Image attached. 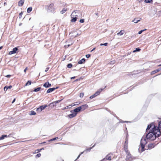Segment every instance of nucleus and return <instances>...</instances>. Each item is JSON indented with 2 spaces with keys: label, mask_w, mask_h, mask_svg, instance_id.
<instances>
[{
  "label": "nucleus",
  "mask_w": 161,
  "mask_h": 161,
  "mask_svg": "<svg viewBox=\"0 0 161 161\" xmlns=\"http://www.w3.org/2000/svg\"><path fill=\"white\" fill-rule=\"evenodd\" d=\"M149 130H150L146 134V136H143L141 140L140 145L142 152L145 150V146L147 143V139L153 141L156 137L160 136L161 135V121L158 122V126H155L153 123L148 125L146 129V132H147Z\"/></svg>",
  "instance_id": "obj_1"
},
{
  "label": "nucleus",
  "mask_w": 161,
  "mask_h": 161,
  "mask_svg": "<svg viewBox=\"0 0 161 161\" xmlns=\"http://www.w3.org/2000/svg\"><path fill=\"white\" fill-rule=\"evenodd\" d=\"M54 4L53 3L50 4L47 6V11L48 12H50L52 13H54L55 8L53 7Z\"/></svg>",
  "instance_id": "obj_2"
},
{
  "label": "nucleus",
  "mask_w": 161,
  "mask_h": 161,
  "mask_svg": "<svg viewBox=\"0 0 161 161\" xmlns=\"http://www.w3.org/2000/svg\"><path fill=\"white\" fill-rule=\"evenodd\" d=\"M127 156L125 160L126 161H131L132 160V158L131 157V155L129 152H126Z\"/></svg>",
  "instance_id": "obj_3"
},
{
  "label": "nucleus",
  "mask_w": 161,
  "mask_h": 161,
  "mask_svg": "<svg viewBox=\"0 0 161 161\" xmlns=\"http://www.w3.org/2000/svg\"><path fill=\"white\" fill-rule=\"evenodd\" d=\"M80 108L79 107L75 108L73 110L70 111V112L71 113H76V114H77V113L81 111L80 109Z\"/></svg>",
  "instance_id": "obj_4"
},
{
  "label": "nucleus",
  "mask_w": 161,
  "mask_h": 161,
  "mask_svg": "<svg viewBox=\"0 0 161 161\" xmlns=\"http://www.w3.org/2000/svg\"><path fill=\"white\" fill-rule=\"evenodd\" d=\"M18 50V48L17 47H15L13 49L12 51H11L9 52V55H11L15 53H16V51Z\"/></svg>",
  "instance_id": "obj_5"
},
{
  "label": "nucleus",
  "mask_w": 161,
  "mask_h": 161,
  "mask_svg": "<svg viewBox=\"0 0 161 161\" xmlns=\"http://www.w3.org/2000/svg\"><path fill=\"white\" fill-rule=\"evenodd\" d=\"M80 108V109L81 110H84L86 109H87L88 108V107L87 105L86 104H85L84 105H83L81 106H79Z\"/></svg>",
  "instance_id": "obj_6"
},
{
  "label": "nucleus",
  "mask_w": 161,
  "mask_h": 161,
  "mask_svg": "<svg viewBox=\"0 0 161 161\" xmlns=\"http://www.w3.org/2000/svg\"><path fill=\"white\" fill-rule=\"evenodd\" d=\"M58 88V87H56V88L53 87L51 88H50L47 90V93H50L52 92L53 91H54L56 89H57Z\"/></svg>",
  "instance_id": "obj_7"
},
{
  "label": "nucleus",
  "mask_w": 161,
  "mask_h": 161,
  "mask_svg": "<svg viewBox=\"0 0 161 161\" xmlns=\"http://www.w3.org/2000/svg\"><path fill=\"white\" fill-rule=\"evenodd\" d=\"M111 159V156H110V155L108 154L105 157V158L103 159L102 160H104L103 161H105L106 160H110Z\"/></svg>",
  "instance_id": "obj_8"
},
{
  "label": "nucleus",
  "mask_w": 161,
  "mask_h": 161,
  "mask_svg": "<svg viewBox=\"0 0 161 161\" xmlns=\"http://www.w3.org/2000/svg\"><path fill=\"white\" fill-rule=\"evenodd\" d=\"M78 12V11L77 10H76L75 11H74L73 12L71 15V17L73 18V17H78V15L76 14V13Z\"/></svg>",
  "instance_id": "obj_9"
},
{
  "label": "nucleus",
  "mask_w": 161,
  "mask_h": 161,
  "mask_svg": "<svg viewBox=\"0 0 161 161\" xmlns=\"http://www.w3.org/2000/svg\"><path fill=\"white\" fill-rule=\"evenodd\" d=\"M51 86V84L48 82L45 83L43 85V86L45 88H48Z\"/></svg>",
  "instance_id": "obj_10"
},
{
  "label": "nucleus",
  "mask_w": 161,
  "mask_h": 161,
  "mask_svg": "<svg viewBox=\"0 0 161 161\" xmlns=\"http://www.w3.org/2000/svg\"><path fill=\"white\" fill-rule=\"evenodd\" d=\"M76 115V114L75 113H72L71 114H70L67 115V117L69 119L72 118Z\"/></svg>",
  "instance_id": "obj_11"
},
{
  "label": "nucleus",
  "mask_w": 161,
  "mask_h": 161,
  "mask_svg": "<svg viewBox=\"0 0 161 161\" xmlns=\"http://www.w3.org/2000/svg\"><path fill=\"white\" fill-rule=\"evenodd\" d=\"M124 148L125 152H129L128 150V144H124Z\"/></svg>",
  "instance_id": "obj_12"
},
{
  "label": "nucleus",
  "mask_w": 161,
  "mask_h": 161,
  "mask_svg": "<svg viewBox=\"0 0 161 161\" xmlns=\"http://www.w3.org/2000/svg\"><path fill=\"white\" fill-rule=\"evenodd\" d=\"M103 89H100L98 90L95 93V95L97 96V95H98L100 93V92L103 90Z\"/></svg>",
  "instance_id": "obj_13"
},
{
  "label": "nucleus",
  "mask_w": 161,
  "mask_h": 161,
  "mask_svg": "<svg viewBox=\"0 0 161 161\" xmlns=\"http://www.w3.org/2000/svg\"><path fill=\"white\" fill-rule=\"evenodd\" d=\"M103 89H100L98 90L95 93V95L97 96V95H98L100 93V92L103 90Z\"/></svg>",
  "instance_id": "obj_14"
},
{
  "label": "nucleus",
  "mask_w": 161,
  "mask_h": 161,
  "mask_svg": "<svg viewBox=\"0 0 161 161\" xmlns=\"http://www.w3.org/2000/svg\"><path fill=\"white\" fill-rule=\"evenodd\" d=\"M24 0H21L19 1L18 2V6L20 7L22 6L24 3Z\"/></svg>",
  "instance_id": "obj_15"
},
{
  "label": "nucleus",
  "mask_w": 161,
  "mask_h": 161,
  "mask_svg": "<svg viewBox=\"0 0 161 161\" xmlns=\"http://www.w3.org/2000/svg\"><path fill=\"white\" fill-rule=\"evenodd\" d=\"M85 60L86 59L84 58H83L81 60L78 61V64H82L85 62Z\"/></svg>",
  "instance_id": "obj_16"
},
{
  "label": "nucleus",
  "mask_w": 161,
  "mask_h": 161,
  "mask_svg": "<svg viewBox=\"0 0 161 161\" xmlns=\"http://www.w3.org/2000/svg\"><path fill=\"white\" fill-rule=\"evenodd\" d=\"M138 18H135L133 20H132V22H134L135 23H136L140 21L141 20V18H140V19H138Z\"/></svg>",
  "instance_id": "obj_17"
},
{
  "label": "nucleus",
  "mask_w": 161,
  "mask_h": 161,
  "mask_svg": "<svg viewBox=\"0 0 161 161\" xmlns=\"http://www.w3.org/2000/svg\"><path fill=\"white\" fill-rule=\"evenodd\" d=\"M160 71V69H159V68L158 69H156L154 71H152L151 72V75H153V74H155V73H156L158 72V71Z\"/></svg>",
  "instance_id": "obj_18"
},
{
  "label": "nucleus",
  "mask_w": 161,
  "mask_h": 161,
  "mask_svg": "<svg viewBox=\"0 0 161 161\" xmlns=\"http://www.w3.org/2000/svg\"><path fill=\"white\" fill-rule=\"evenodd\" d=\"M56 103L55 102H53L52 103H51L49 105L50 106L52 107H54L55 106H56Z\"/></svg>",
  "instance_id": "obj_19"
},
{
  "label": "nucleus",
  "mask_w": 161,
  "mask_h": 161,
  "mask_svg": "<svg viewBox=\"0 0 161 161\" xmlns=\"http://www.w3.org/2000/svg\"><path fill=\"white\" fill-rule=\"evenodd\" d=\"M125 32V31L124 30H122L120 31L119 32L117 33V35H118L121 36Z\"/></svg>",
  "instance_id": "obj_20"
},
{
  "label": "nucleus",
  "mask_w": 161,
  "mask_h": 161,
  "mask_svg": "<svg viewBox=\"0 0 161 161\" xmlns=\"http://www.w3.org/2000/svg\"><path fill=\"white\" fill-rule=\"evenodd\" d=\"M47 107V105H42L40 106L39 107L40 108V109H41V110L42 111L46 107Z\"/></svg>",
  "instance_id": "obj_21"
},
{
  "label": "nucleus",
  "mask_w": 161,
  "mask_h": 161,
  "mask_svg": "<svg viewBox=\"0 0 161 161\" xmlns=\"http://www.w3.org/2000/svg\"><path fill=\"white\" fill-rule=\"evenodd\" d=\"M72 18L71 20V22H75L77 20V17H73V18Z\"/></svg>",
  "instance_id": "obj_22"
},
{
  "label": "nucleus",
  "mask_w": 161,
  "mask_h": 161,
  "mask_svg": "<svg viewBox=\"0 0 161 161\" xmlns=\"http://www.w3.org/2000/svg\"><path fill=\"white\" fill-rule=\"evenodd\" d=\"M67 10V9L66 8H63L62 11H61L60 13L61 14H64L66 11Z\"/></svg>",
  "instance_id": "obj_23"
},
{
  "label": "nucleus",
  "mask_w": 161,
  "mask_h": 161,
  "mask_svg": "<svg viewBox=\"0 0 161 161\" xmlns=\"http://www.w3.org/2000/svg\"><path fill=\"white\" fill-rule=\"evenodd\" d=\"M148 148L149 149L154 147V144H149L148 145Z\"/></svg>",
  "instance_id": "obj_24"
},
{
  "label": "nucleus",
  "mask_w": 161,
  "mask_h": 161,
  "mask_svg": "<svg viewBox=\"0 0 161 161\" xmlns=\"http://www.w3.org/2000/svg\"><path fill=\"white\" fill-rule=\"evenodd\" d=\"M7 136L6 135H2L1 137H0V140H3L5 137H7Z\"/></svg>",
  "instance_id": "obj_25"
},
{
  "label": "nucleus",
  "mask_w": 161,
  "mask_h": 161,
  "mask_svg": "<svg viewBox=\"0 0 161 161\" xmlns=\"http://www.w3.org/2000/svg\"><path fill=\"white\" fill-rule=\"evenodd\" d=\"M29 114L30 115H35L36 114V113L33 111H31Z\"/></svg>",
  "instance_id": "obj_26"
},
{
  "label": "nucleus",
  "mask_w": 161,
  "mask_h": 161,
  "mask_svg": "<svg viewBox=\"0 0 161 161\" xmlns=\"http://www.w3.org/2000/svg\"><path fill=\"white\" fill-rule=\"evenodd\" d=\"M32 10V8L31 7H29L27 9V12L29 13Z\"/></svg>",
  "instance_id": "obj_27"
},
{
  "label": "nucleus",
  "mask_w": 161,
  "mask_h": 161,
  "mask_svg": "<svg viewBox=\"0 0 161 161\" xmlns=\"http://www.w3.org/2000/svg\"><path fill=\"white\" fill-rule=\"evenodd\" d=\"M41 89V87H38L36 88H35L33 91L35 92H37L40 90Z\"/></svg>",
  "instance_id": "obj_28"
},
{
  "label": "nucleus",
  "mask_w": 161,
  "mask_h": 161,
  "mask_svg": "<svg viewBox=\"0 0 161 161\" xmlns=\"http://www.w3.org/2000/svg\"><path fill=\"white\" fill-rule=\"evenodd\" d=\"M31 83V82L30 80H28L27 83L25 84V86H27L28 85H30Z\"/></svg>",
  "instance_id": "obj_29"
},
{
  "label": "nucleus",
  "mask_w": 161,
  "mask_h": 161,
  "mask_svg": "<svg viewBox=\"0 0 161 161\" xmlns=\"http://www.w3.org/2000/svg\"><path fill=\"white\" fill-rule=\"evenodd\" d=\"M141 50V49L139 47L136 48L135 49V50L133 51V52H139Z\"/></svg>",
  "instance_id": "obj_30"
},
{
  "label": "nucleus",
  "mask_w": 161,
  "mask_h": 161,
  "mask_svg": "<svg viewBox=\"0 0 161 161\" xmlns=\"http://www.w3.org/2000/svg\"><path fill=\"white\" fill-rule=\"evenodd\" d=\"M72 66V64L71 63L68 64L67 65V67L69 68H70Z\"/></svg>",
  "instance_id": "obj_31"
},
{
  "label": "nucleus",
  "mask_w": 161,
  "mask_h": 161,
  "mask_svg": "<svg viewBox=\"0 0 161 161\" xmlns=\"http://www.w3.org/2000/svg\"><path fill=\"white\" fill-rule=\"evenodd\" d=\"M58 139V137H55L53 138V139H51L50 140H49V142H51V141H54L56 139Z\"/></svg>",
  "instance_id": "obj_32"
},
{
  "label": "nucleus",
  "mask_w": 161,
  "mask_h": 161,
  "mask_svg": "<svg viewBox=\"0 0 161 161\" xmlns=\"http://www.w3.org/2000/svg\"><path fill=\"white\" fill-rule=\"evenodd\" d=\"M146 30V29H145L144 30H141V31H139L138 33V34H142V32H143L144 31H145Z\"/></svg>",
  "instance_id": "obj_33"
},
{
  "label": "nucleus",
  "mask_w": 161,
  "mask_h": 161,
  "mask_svg": "<svg viewBox=\"0 0 161 161\" xmlns=\"http://www.w3.org/2000/svg\"><path fill=\"white\" fill-rule=\"evenodd\" d=\"M96 97V95H95V93H94L93 95L91 96L90 97V99H92L93 98Z\"/></svg>",
  "instance_id": "obj_34"
},
{
  "label": "nucleus",
  "mask_w": 161,
  "mask_h": 161,
  "mask_svg": "<svg viewBox=\"0 0 161 161\" xmlns=\"http://www.w3.org/2000/svg\"><path fill=\"white\" fill-rule=\"evenodd\" d=\"M152 1V0H145L144 1L146 3H150Z\"/></svg>",
  "instance_id": "obj_35"
},
{
  "label": "nucleus",
  "mask_w": 161,
  "mask_h": 161,
  "mask_svg": "<svg viewBox=\"0 0 161 161\" xmlns=\"http://www.w3.org/2000/svg\"><path fill=\"white\" fill-rule=\"evenodd\" d=\"M95 146V144H94L92 147H91L87 149L86 150L88 151H90L93 147H94Z\"/></svg>",
  "instance_id": "obj_36"
},
{
  "label": "nucleus",
  "mask_w": 161,
  "mask_h": 161,
  "mask_svg": "<svg viewBox=\"0 0 161 161\" xmlns=\"http://www.w3.org/2000/svg\"><path fill=\"white\" fill-rule=\"evenodd\" d=\"M63 98H62L60 100H57V101H55L56 104L57 103H58L59 102H60L63 100Z\"/></svg>",
  "instance_id": "obj_37"
},
{
  "label": "nucleus",
  "mask_w": 161,
  "mask_h": 161,
  "mask_svg": "<svg viewBox=\"0 0 161 161\" xmlns=\"http://www.w3.org/2000/svg\"><path fill=\"white\" fill-rule=\"evenodd\" d=\"M41 156V154L40 153L37 154L36 156V158H39Z\"/></svg>",
  "instance_id": "obj_38"
},
{
  "label": "nucleus",
  "mask_w": 161,
  "mask_h": 161,
  "mask_svg": "<svg viewBox=\"0 0 161 161\" xmlns=\"http://www.w3.org/2000/svg\"><path fill=\"white\" fill-rule=\"evenodd\" d=\"M119 122L120 123H128V122H129V121H123L122 120H121L119 121Z\"/></svg>",
  "instance_id": "obj_39"
},
{
  "label": "nucleus",
  "mask_w": 161,
  "mask_h": 161,
  "mask_svg": "<svg viewBox=\"0 0 161 161\" xmlns=\"http://www.w3.org/2000/svg\"><path fill=\"white\" fill-rule=\"evenodd\" d=\"M84 95V93H81L80 94V97H82Z\"/></svg>",
  "instance_id": "obj_40"
},
{
  "label": "nucleus",
  "mask_w": 161,
  "mask_h": 161,
  "mask_svg": "<svg viewBox=\"0 0 161 161\" xmlns=\"http://www.w3.org/2000/svg\"><path fill=\"white\" fill-rule=\"evenodd\" d=\"M80 22L81 23H83L84 22V19H81L80 20Z\"/></svg>",
  "instance_id": "obj_41"
},
{
  "label": "nucleus",
  "mask_w": 161,
  "mask_h": 161,
  "mask_svg": "<svg viewBox=\"0 0 161 161\" xmlns=\"http://www.w3.org/2000/svg\"><path fill=\"white\" fill-rule=\"evenodd\" d=\"M39 107L36 109V111H37L38 112H40L41 111H42L41 109Z\"/></svg>",
  "instance_id": "obj_42"
},
{
  "label": "nucleus",
  "mask_w": 161,
  "mask_h": 161,
  "mask_svg": "<svg viewBox=\"0 0 161 161\" xmlns=\"http://www.w3.org/2000/svg\"><path fill=\"white\" fill-rule=\"evenodd\" d=\"M23 14V13L21 12L19 14V18L20 19L21 18Z\"/></svg>",
  "instance_id": "obj_43"
},
{
  "label": "nucleus",
  "mask_w": 161,
  "mask_h": 161,
  "mask_svg": "<svg viewBox=\"0 0 161 161\" xmlns=\"http://www.w3.org/2000/svg\"><path fill=\"white\" fill-rule=\"evenodd\" d=\"M115 63V61H110V64H114Z\"/></svg>",
  "instance_id": "obj_44"
},
{
  "label": "nucleus",
  "mask_w": 161,
  "mask_h": 161,
  "mask_svg": "<svg viewBox=\"0 0 161 161\" xmlns=\"http://www.w3.org/2000/svg\"><path fill=\"white\" fill-rule=\"evenodd\" d=\"M8 90L7 86H5L4 88V90L5 91H6Z\"/></svg>",
  "instance_id": "obj_45"
},
{
  "label": "nucleus",
  "mask_w": 161,
  "mask_h": 161,
  "mask_svg": "<svg viewBox=\"0 0 161 161\" xmlns=\"http://www.w3.org/2000/svg\"><path fill=\"white\" fill-rule=\"evenodd\" d=\"M128 138H125V142L124 143H125H125L128 144Z\"/></svg>",
  "instance_id": "obj_46"
},
{
  "label": "nucleus",
  "mask_w": 161,
  "mask_h": 161,
  "mask_svg": "<svg viewBox=\"0 0 161 161\" xmlns=\"http://www.w3.org/2000/svg\"><path fill=\"white\" fill-rule=\"evenodd\" d=\"M90 56H91V55L89 54H86V57L87 58H90Z\"/></svg>",
  "instance_id": "obj_47"
},
{
  "label": "nucleus",
  "mask_w": 161,
  "mask_h": 161,
  "mask_svg": "<svg viewBox=\"0 0 161 161\" xmlns=\"http://www.w3.org/2000/svg\"><path fill=\"white\" fill-rule=\"evenodd\" d=\"M7 87L8 89H10L12 88V86L11 85H10L8 86H7Z\"/></svg>",
  "instance_id": "obj_48"
},
{
  "label": "nucleus",
  "mask_w": 161,
  "mask_h": 161,
  "mask_svg": "<svg viewBox=\"0 0 161 161\" xmlns=\"http://www.w3.org/2000/svg\"><path fill=\"white\" fill-rule=\"evenodd\" d=\"M49 69V67L46 68V69H45V72H47V71H48Z\"/></svg>",
  "instance_id": "obj_49"
},
{
  "label": "nucleus",
  "mask_w": 161,
  "mask_h": 161,
  "mask_svg": "<svg viewBox=\"0 0 161 161\" xmlns=\"http://www.w3.org/2000/svg\"><path fill=\"white\" fill-rule=\"evenodd\" d=\"M108 44V43L106 42L104 43H103V46H107Z\"/></svg>",
  "instance_id": "obj_50"
},
{
  "label": "nucleus",
  "mask_w": 161,
  "mask_h": 161,
  "mask_svg": "<svg viewBox=\"0 0 161 161\" xmlns=\"http://www.w3.org/2000/svg\"><path fill=\"white\" fill-rule=\"evenodd\" d=\"M11 75H7L6 76V77H7V78H9L11 77Z\"/></svg>",
  "instance_id": "obj_51"
},
{
  "label": "nucleus",
  "mask_w": 161,
  "mask_h": 161,
  "mask_svg": "<svg viewBox=\"0 0 161 161\" xmlns=\"http://www.w3.org/2000/svg\"><path fill=\"white\" fill-rule=\"evenodd\" d=\"M27 70V68H26L24 70V71L25 73L26 72V71Z\"/></svg>",
  "instance_id": "obj_52"
},
{
  "label": "nucleus",
  "mask_w": 161,
  "mask_h": 161,
  "mask_svg": "<svg viewBox=\"0 0 161 161\" xmlns=\"http://www.w3.org/2000/svg\"><path fill=\"white\" fill-rule=\"evenodd\" d=\"M15 101V98L13 100L12 102V103H14V102Z\"/></svg>",
  "instance_id": "obj_53"
},
{
  "label": "nucleus",
  "mask_w": 161,
  "mask_h": 161,
  "mask_svg": "<svg viewBox=\"0 0 161 161\" xmlns=\"http://www.w3.org/2000/svg\"><path fill=\"white\" fill-rule=\"evenodd\" d=\"M37 150V151H38V152H39L41 151L42 150V149H38Z\"/></svg>",
  "instance_id": "obj_54"
},
{
  "label": "nucleus",
  "mask_w": 161,
  "mask_h": 161,
  "mask_svg": "<svg viewBox=\"0 0 161 161\" xmlns=\"http://www.w3.org/2000/svg\"><path fill=\"white\" fill-rule=\"evenodd\" d=\"M80 154H79L75 160H76L77 159L79 158V157H80Z\"/></svg>",
  "instance_id": "obj_55"
},
{
  "label": "nucleus",
  "mask_w": 161,
  "mask_h": 161,
  "mask_svg": "<svg viewBox=\"0 0 161 161\" xmlns=\"http://www.w3.org/2000/svg\"><path fill=\"white\" fill-rule=\"evenodd\" d=\"M96 49V47H94V48H93L91 51V52H92L93 51V50H94L95 49Z\"/></svg>",
  "instance_id": "obj_56"
},
{
  "label": "nucleus",
  "mask_w": 161,
  "mask_h": 161,
  "mask_svg": "<svg viewBox=\"0 0 161 161\" xmlns=\"http://www.w3.org/2000/svg\"><path fill=\"white\" fill-rule=\"evenodd\" d=\"M85 151H83V152H82L80 154V155L82 154L85 152Z\"/></svg>",
  "instance_id": "obj_57"
},
{
  "label": "nucleus",
  "mask_w": 161,
  "mask_h": 161,
  "mask_svg": "<svg viewBox=\"0 0 161 161\" xmlns=\"http://www.w3.org/2000/svg\"><path fill=\"white\" fill-rule=\"evenodd\" d=\"M6 5H7V3L6 2H5L4 3V5L5 6Z\"/></svg>",
  "instance_id": "obj_58"
},
{
  "label": "nucleus",
  "mask_w": 161,
  "mask_h": 161,
  "mask_svg": "<svg viewBox=\"0 0 161 161\" xmlns=\"http://www.w3.org/2000/svg\"><path fill=\"white\" fill-rule=\"evenodd\" d=\"M38 153V151H37V150H36L35 151V153Z\"/></svg>",
  "instance_id": "obj_59"
},
{
  "label": "nucleus",
  "mask_w": 161,
  "mask_h": 161,
  "mask_svg": "<svg viewBox=\"0 0 161 161\" xmlns=\"http://www.w3.org/2000/svg\"><path fill=\"white\" fill-rule=\"evenodd\" d=\"M75 76L72 77L71 78V79H74L75 78Z\"/></svg>",
  "instance_id": "obj_60"
},
{
  "label": "nucleus",
  "mask_w": 161,
  "mask_h": 161,
  "mask_svg": "<svg viewBox=\"0 0 161 161\" xmlns=\"http://www.w3.org/2000/svg\"><path fill=\"white\" fill-rule=\"evenodd\" d=\"M95 15H96L97 16H98V13H96Z\"/></svg>",
  "instance_id": "obj_61"
},
{
  "label": "nucleus",
  "mask_w": 161,
  "mask_h": 161,
  "mask_svg": "<svg viewBox=\"0 0 161 161\" xmlns=\"http://www.w3.org/2000/svg\"><path fill=\"white\" fill-rule=\"evenodd\" d=\"M128 134H127L126 135V138H128Z\"/></svg>",
  "instance_id": "obj_62"
},
{
  "label": "nucleus",
  "mask_w": 161,
  "mask_h": 161,
  "mask_svg": "<svg viewBox=\"0 0 161 161\" xmlns=\"http://www.w3.org/2000/svg\"><path fill=\"white\" fill-rule=\"evenodd\" d=\"M3 47V46L0 47V50Z\"/></svg>",
  "instance_id": "obj_63"
},
{
  "label": "nucleus",
  "mask_w": 161,
  "mask_h": 161,
  "mask_svg": "<svg viewBox=\"0 0 161 161\" xmlns=\"http://www.w3.org/2000/svg\"><path fill=\"white\" fill-rule=\"evenodd\" d=\"M79 34L78 33L75 36V37H76V36H79Z\"/></svg>",
  "instance_id": "obj_64"
}]
</instances>
